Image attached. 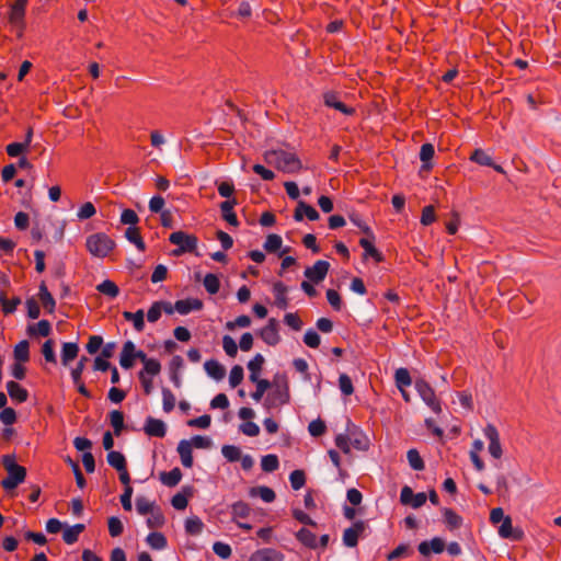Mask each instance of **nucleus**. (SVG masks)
Masks as SVG:
<instances>
[{"label":"nucleus","instance_id":"nucleus-1","mask_svg":"<svg viewBox=\"0 0 561 561\" xmlns=\"http://www.w3.org/2000/svg\"><path fill=\"white\" fill-rule=\"evenodd\" d=\"M264 161L284 173H297L302 169V163L296 153L283 148L265 151Z\"/></svg>","mask_w":561,"mask_h":561},{"label":"nucleus","instance_id":"nucleus-2","mask_svg":"<svg viewBox=\"0 0 561 561\" xmlns=\"http://www.w3.org/2000/svg\"><path fill=\"white\" fill-rule=\"evenodd\" d=\"M271 391L264 400V408L271 410L289 403L290 392L287 376L277 374L274 376L271 385Z\"/></svg>","mask_w":561,"mask_h":561},{"label":"nucleus","instance_id":"nucleus-3","mask_svg":"<svg viewBox=\"0 0 561 561\" xmlns=\"http://www.w3.org/2000/svg\"><path fill=\"white\" fill-rule=\"evenodd\" d=\"M88 252L94 257H105L115 248V241L104 232L90 234L85 240Z\"/></svg>","mask_w":561,"mask_h":561},{"label":"nucleus","instance_id":"nucleus-4","mask_svg":"<svg viewBox=\"0 0 561 561\" xmlns=\"http://www.w3.org/2000/svg\"><path fill=\"white\" fill-rule=\"evenodd\" d=\"M3 465L8 471V477L2 480L1 485L5 490H13L25 480L26 470L24 467L16 465L10 456L3 458Z\"/></svg>","mask_w":561,"mask_h":561},{"label":"nucleus","instance_id":"nucleus-5","mask_svg":"<svg viewBox=\"0 0 561 561\" xmlns=\"http://www.w3.org/2000/svg\"><path fill=\"white\" fill-rule=\"evenodd\" d=\"M169 241L178 247L172 251V254L175 256L194 252L197 248V238L184 231L172 232L169 237Z\"/></svg>","mask_w":561,"mask_h":561},{"label":"nucleus","instance_id":"nucleus-6","mask_svg":"<svg viewBox=\"0 0 561 561\" xmlns=\"http://www.w3.org/2000/svg\"><path fill=\"white\" fill-rule=\"evenodd\" d=\"M415 389L423 402L436 414L442 413V404L434 389L423 379H417L414 383Z\"/></svg>","mask_w":561,"mask_h":561},{"label":"nucleus","instance_id":"nucleus-7","mask_svg":"<svg viewBox=\"0 0 561 561\" xmlns=\"http://www.w3.org/2000/svg\"><path fill=\"white\" fill-rule=\"evenodd\" d=\"M278 321L275 318H270L267 323L257 331V335L268 346H276L280 342V334Z\"/></svg>","mask_w":561,"mask_h":561},{"label":"nucleus","instance_id":"nucleus-8","mask_svg":"<svg viewBox=\"0 0 561 561\" xmlns=\"http://www.w3.org/2000/svg\"><path fill=\"white\" fill-rule=\"evenodd\" d=\"M483 435L489 442L488 450L494 459L503 456V449L500 440V433L493 424H488L483 428Z\"/></svg>","mask_w":561,"mask_h":561},{"label":"nucleus","instance_id":"nucleus-9","mask_svg":"<svg viewBox=\"0 0 561 561\" xmlns=\"http://www.w3.org/2000/svg\"><path fill=\"white\" fill-rule=\"evenodd\" d=\"M330 264L327 261H317L312 266L305 270V276L308 280L320 283L323 280L329 272Z\"/></svg>","mask_w":561,"mask_h":561},{"label":"nucleus","instance_id":"nucleus-10","mask_svg":"<svg viewBox=\"0 0 561 561\" xmlns=\"http://www.w3.org/2000/svg\"><path fill=\"white\" fill-rule=\"evenodd\" d=\"M28 0H15L9 10V21L15 26L23 27Z\"/></svg>","mask_w":561,"mask_h":561},{"label":"nucleus","instance_id":"nucleus-11","mask_svg":"<svg viewBox=\"0 0 561 561\" xmlns=\"http://www.w3.org/2000/svg\"><path fill=\"white\" fill-rule=\"evenodd\" d=\"M323 102L327 106L332 107V108L341 112L344 115L350 116L354 113V108L344 104L340 100L337 93H335V92H332V91L325 92L323 94Z\"/></svg>","mask_w":561,"mask_h":561},{"label":"nucleus","instance_id":"nucleus-12","mask_svg":"<svg viewBox=\"0 0 561 561\" xmlns=\"http://www.w3.org/2000/svg\"><path fill=\"white\" fill-rule=\"evenodd\" d=\"M144 431L150 437H164L167 425L162 420L149 416L146 419Z\"/></svg>","mask_w":561,"mask_h":561},{"label":"nucleus","instance_id":"nucleus-13","mask_svg":"<svg viewBox=\"0 0 561 561\" xmlns=\"http://www.w3.org/2000/svg\"><path fill=\"white\" fill-rule=\"evenodd\" d=\"M364 530H365V523L356 522L355 524H353L352 527L344 530L343 543L346 547H351V548L355 547L358 542L359 536L364 533Z\"/></svg>","mask_w":561,"mask_h":561},{"label":"nucleus","instance_id":"nucleus-14","mask_svg":"<svg viewBox=\"0 0 561 561\" xmlns=\"http://www.w3.org/2000/svg\"><path fill=\"white\" fill-rule=\"evenodd\" d=\"M499 536L504 539L520 540L524 533L520 529H514L512 525V518L506 516L499 527Z\"/></svg>","mask_w":561,"mask_h":561},{"label":"nucleus","instance_id":"nucleus-15","mask_svg":"<svg viewBox=\"0 0 561 561\" xmlns=\"http://www.w3.org/2000/svg\"><path fill=\"white\" fill-rule=\"evenodd\" d=\"M203 308V301L197 298H186L175 301L174 309L180 314H188Z\"/></svg>","mask_w":561,"mask_h":561},{"label":"nucleus","instance_id":"nucleus-16","mask_svg":"<svg viewBox=\"0 0 561 561\" xmlns=\"http://www.w3.org/2000/svg\"><path fill=\"white\" fill-rule=\"evenodd\" d=\"M419 552L422 556H430L431 552L434 553H442L445 549V542L439 537H434L433 539L428 541H422L419 547Z\"/></svg>","mask_w":561,"mask_h":561},{"label":"nucleus","instance_id":"nucleus-17","mask_svg":"<svg viewBox=\"0 0 561 561\" xmlns=\"http://www.w3.org/2000/svg\"><path fill=\"white\" fill-rule=\"evenodd\" d=\"M250 561H284V556L271 548H264L251 554Z\"/></svg>","mask_w":561,"mask_h":561},{"label":"nucleus","instance_id":"nucleus-18","mask_svg":"<svg viewBox=\"0 0 561 561\" xmlns=\"http://www.w3.org/2000/svg\"><path fill=\"white\" fill-rule=\"evenodd\" d=\"M273 295L275 298V306L279 309H286L288 307L289 300L287 297L288 288L282 282H276L273 285Z\"/></svg>","mask_w":561,"mask_h":561},{"label":"nucleus","instance_id":"nucleus-19","mask_svg":"<svg viewBox=\"0 0 561 561\" xmlns=\"http://www.w3.org/2000/svg\"><path fill=\"white\" fill-rule=\"evenodd\" d=\"M305 217L313 221L319 219V213L312 206L300 201L296 207L294 218L296 221H301Z\"/></svg>","mask_w":561,"mask_h":561},{"label":"nucleus","instance_id":"nucleus-20","mask_svg":"<svg viewBox=\"0 0 561 561\" xmlns=\"http://www.w3.org/2000/svg\"><path fill=\"white\" fill-rule=\"evenodd\" d=\"M178 453L181 458V462L185 468H191L193 466V447L192 443L182 439L178 445Z\"/></svg>","mask_w":561,"mask_h":561},{"label":"nucleus","instance_id":"nucleus-21","mask_svg":"<svg viewBox=\"0 0 561 561\" xmlns=\"http://www.w3.org/2000/svg\"><path fill=\"white\" fill-rule=\"evenodd\" d=\"M238 204L236 198L227 199L220 204V210L224 219L231 226L237 227L239 225L238 218L233 213V207Z\"/></svg>","mask_w":561,"mask_h":561},{"label":"nucleus","instance_id":"nucleus-22","mask_svg":"<svg viewBox=\"0 0 561 561\" xmlns=\"http://www.w3.org/2000/svg\"><path fill=\"white\" fill-rule=\"evenodd\" d=\"M135 360V344L131 341H127L122 350L119 364L123 368L129 369L134 366Z\"/></svg>","mask_w":561,"mask_h":561},{"label":"nucleus","instance_id":"nucleus-23","mask_svg":"<svg viewBox=\"0 0 561 561\" xmlns=\"http://www.w3.org/2000/svg\"><path fill=\"white\" fill-rule=\"evenodd\" d=\"M204 369L210 378L217 381L221 380L226 375L225 366L215 359L206 360L204 363Z\"/></svg>","mask_w":561,"mask_h":561},{"label":"nucleus","instance_id":"nucleus-24","mask_svg":"<svg viewBox=\"0 0 561 561\" xmlns=\"http://www.w3.org/2000/svg\"><path fill=\"white\" fill-rule=\"evenodd\" d=\"M7 391L10 398L18 403H22L27 400V390L15 381L7 382Z\"/></svg>","mask_w":561,"mask_h":561},{"label":"nucleus","instance_id":"nucleus-25","mask_svg":"<svg viewBox=\"0 0 561 561\" xmlns=\"http://www.w3.org/2000/svg\"><path fill=\"white\" fill-rule=\"evenodd\" d=\"M282 245H283L282 238L278 234L272 233L266 237V240H265L263 247L267 252H271V253L280 250L279 256H283L285 253H287L289 251V248L288 247L282 248Z\"/></svg>","mask_w":561,"mask_h":561},{"label":"nucleus","instance_id":"nucleus-26","mask_svg":"<svg viewBox=\"0 0 561 561\" xmlns=\"http://www.w3.org/2000/svg\"><path fill=\"white\" fill-rule=\"evenodd\" d=\"M296 538L299 542H301L307 548H310V549L318 548L317 536L311 530H309L307 528H301L299 531H297Z\"/></svg>","mask_w":561,"mask_h":561},{"label":"nucleus","instance_id":"nucleus-27","mask_svg":"<svg viewBox=\"0 0 561 561\" xmlns=\"http://www.w3.org/2000/svg\"><path fill=\"white\" fill-rule=\"evenodd\" d=\"M50 332L51 325L47 320H41L27 327V334L31 336H48Z\"/></svg>","mask_w":561,"mask_h":561},{"label":"nucleus","instance_id":"nucleus-28","mask_svg":"<svg viewBox=\"0 0 561 561\" xmlns=\"http://www.w3.org/2000/svg\"><path fill=\"white\" fill-rule=\"evenodd\" d=\"M38 298L47 312L53 313L56 307V301L44 283L39 285Z\"/></svg>","mask_w":561,"mask_h":561},{"label":"nucleus","instance_id":"nucleus-29","mask_svg":"<svg viewBox=\"0 0 561 561\" xmlns=\"http://www.w3.org/2000/svg\"><path fill=\"white\" fill-rule=\"evenodd\" d=\"M123 317L125 320L130 321L137 332H142L145 329V313L139 309L136 312L124 311Z\"/></svg>","mask_w":561,"mask_h":561},{"label":"nucleus","instance_id":"nucleus-30","mask_svg":"<svg viewBox=\"0 0 561 561\" xmlns=\"http://www.w3.org/2000/svg\"><path fill=\"white\" fill-rule=\"evenodd\" d=\"M249 494L252 497H260L265 503H272L276 497L275 492L268 486L251 488Z\"/></svg>","mask_w":561,"mask_h":561},{"label":"nucleus","instance_id":"nucleus-31","mask_svg":"<svg viewBox=\"0 0 561 561\" xmlns=\"http://www.w3.org/2000/svg\"><path fill=\"white\" fill-rule=\"evenodd\" d=\"M373 240L374 239L371 238H362L359 240V244L364 249L365 257H373L376 262H380L382 260V256L380 252L375 248Z\"/></svg>","mask_w":561,"mask_h":561},{"label":"nucleus","instance_id":"nucleus-32","mask_svg":"<svg viewBox=\"0 0 561 561\" xmlns=\"http://www.w3.org/2000/svg\"><path fill=\"white\" fill-rule=\"evenodd\" d=\"M182 479V472L179 468L160 473V481L167 486H175Z\"/></svg>","mask_w":561,"mask_h":561},{"label":"nucleus","instance_id":"nucleus-33","mask_svg":"<svg viewBox=\"0 0 561 561\" xmlns=\"http://www.w3.org/2000/svg\"><path fill=\"white\" fill-rule=\"evenodd\" d=\"M79 347L77 343H64L61 350V362L65 366L69 364L70 360L75 359L78 355Z\"/></svg>","mask_w":561,"mask_h":561},{"label":"nucleus","instance_id":"nucleus-34","mask_svg":"<svg viewBox=\"0 0 561 561\" xmlns=\"http://www.w3.org/2000/svg\"><path fill=\"white\" fill-rule=\"evenodd\" d=\"M13 355L16 362L26 363L30 359V344L23 340L14 346Z\"/></svg>","mask_w":561,"mask_h":561},{"label":"nucleus","instance_id":"nucleus-35","mask_svg":"<svg viewBox=\"0 0 561 561\" xmlns=\"http://www.w3.org/2000/svg\"><path fill=\"white\" fill-rule=\"evenodd\" d=\"M250 506L242 501H238L231 505L232 520L237 522L239 518H247L250 515Z\"/></svg>","mask_w":561,"mask_h":561},{"label":"nucleus","instance_id":"nucleus-36","mask_svg":"<svg viewBox=\"0 0 561 561\" xmlns=\"http://www.w3.org/2000/svg\"><path fill=\"white\" fill-rule=\"evenodd\" d=\"M83 529H84V525H82V524H77V525L67 527L62 534L64 541L68 545L75 543L78 540L79 535L83 531Z\"/></svg>","mask_w":561,"mask_h":561},{"label":"nucleus","instance_id":"nucleus-37","mask_svg":"<svg viewBox=\"0 0 561 561\" xmlns=\"http://www.w3.org/2000/svg\"><path fill=\"white\" fill-rule=\"evenodd\" d=\"M443 516L449 529H457L462 525V517L450 508H444Z\"/></svg>","mask_w":561,"mask_h":561},{"label":"nucleus","instance_id":"nucleus-38","mask_svg":"<svg viewBox=\"0 0 561 561\" xmlns=\"http://www.w3.org/2000/svg\"><path fill=\"white\" fill-rule=\"evenodd\" d=\"M125 237L129 242L134 243L139 251H145L146 245L138 228L128 227L125 231Z\"/></svg>","mask_w":561,"mask_h":561},{"label":"nucleus","instance_id":"nucleus-39","mask_svg":"<svg viewBox=\"0 0 561 561\" xmlns=\"http://www.w3.org/2000/svg\"><path fill=\"white\" fill-rule=\"evenodd\" d=\"M28 149L30 147L27 146V142L23 141L11 142L5 147V151L11 158L24 156Z\"/></svg>","mask_w":561,"mask_h":561},{"label":"nucleus","instance_id":"nucleus-40","mask_svg":"<svg viewBox=\"0 0 561 561\" xmlns=\"http://www.w3.org/2000/svg\"><path fill=\"white\" fill-rule=\"evenodd\" d=\"M161 371V364L156 358L146 359V363L144 364L142 370L139 373V375L146 376V377H154L159 375Z\"/></svg>","mask_w":561,"mask_h":561},{"label":"nucleus","instance_id":"nucleus-41","mask_svg":"<svg viewBox=\"0 0 561 561\" xmlns=\"http://www.w3.org/2000/svg\"><path fill=\"white\" fill-rule=\"evenodd\" d=\"M96 289L101 294H103V295H105V296H107V297H110L112 299L116 298L118 296V294H119V289H118L117 285L114 282L110 280V279H105L104 282L99 284L96 286Z\"/></svg>","mask_w":561,"mask_h":561},{"label":"nucleus","instance_id":"nucleus-42","mask_svg":"<svg viewBox=\"0 0 561 561\" xmlns=\"http://www.w3.org/2000/svg\"><path fill=\"white\" fill-rule=\"evenodd\" d=\"M146 541L154 550H162L167 547V538L161 533H150Z\"/></svg>","mask_w":561,"mask_h":561},{"label":"nucleus","instance_id":"nucleus-43","mask_svg":"<svg viewBox=\"0 0 561 561\" xmlns=\"http://www.w3.org/2000/svg\"><path fill=\"white\" fill-rule=\"evenodd\" d=\"M107 462L117 471H123L126 468V459L119 451L111 450L107 454Z\"/></svg>","mask_w":561,"mask_h":561},{"label":"nucleus","instance_id":"nucleus-44","mask_svg":"<svg viewBox=\"0 0 561 561\" xmlns=\"http://www.w3.org/2000/svg\"><path fill=\"white\" fill-rule=\"evenodd\" d=\"M351 443L352 447L358 449V450H367L369 447V440L368 438L360 432L354 431L351 432Z\"/></svg>","mask_w":561,"mask_h":561},{"label":"nucleus","instance_id":"nucleus-45","mask_svg":"<svg viewBox=\"0 0 561 561\" xmlns=\"http://www.w3.org/2000/svg\"><path fill=\"white\" fill-rule=\"evenodd\" d=\"M203 285L208 294L215 295L219 291L220 280L217 275L209 273L205 275Z\"/></svg>","mask_w":561,"mask_h":561},{"label":"nucleus","instance_id":"nucleus-46","mask_svg":"<svg viewBox=\"0 0 561 561\" xmlns=\"http://www.w3.org/2000/svg\"><path fill=\"white\" fill-rule=\"evenodd\" d=\"M396 385L399 390L411 386L412 379L407 368H398L394 374Z\"/></svg>","mask_w":561,"mask_h":561},{"label":"nucleus","instance_id":"nucleus-47","mask_svg":"<svg viewBox=\"0 0 561 561\" xmlns=\"http://www.w3.org/2000/svg\"><path fill=\"white\" fill-rule=\"evenodd\" d=\"M204 524L197 516L188 517L185 520V530L190 535H198L202 533Z\"/></svg>","mask_w":561,"mask_h":561},{"label":"nucleus","instance_id":"nucleus-48","mask_svg":"<svg viewBox=\"0 0 561 561\" xmlns=\"http://www.w3.org/2000/svg\"><path fill=\"white\" fill-rule=\"evenodd\" d=\"M96 214L95 206L91 202H85L77 210L78 220H87Z\"/></svg>","mask_w":561,"mask_h":561},{"label":"nucleus","instance_id":"nucleus-49","mask_svg":"<svg viewBox=\"0 0 561 561\" xmlns=\"http://www.w3.org/2000/svg\"><path fill=\"white\" fill-rule=\"evenodd\" d=\"M279 466V461L276 455L270 454L265 455L261 459L262 470L265 472H273L277 470Z\"/></svg>","mask_w":561,"mask_h":561},{"label":"nucleus","instance_id":"nucleus-50","mask_svg":"<svg viewBox=\"0 0 561 561\" xmlns=\"http://www.w3.org/2000/svg\"><path fill=\"white\" fill-rule=\"evenodd\" d=\"M407 458H408L409 465L412 469L417 470V471L424 469L423 459L416 449H410L407 454Z\"/></svg>","mask_w":561,"mask_h":561},{"label":"nucleus","instance_id":"nucleus-51","mask_svg":"<svg viewBox=\"0 0 561 561\" xmlns=\"http://www.w3.org/2000/svg\"><path fill=\"white\" fill-rule=\"evenodd\" d=\"M154 503L144 496L136 499V511L139 515H147L153 512Z\"/></svg>","mask_w":561,"mask_h":561},{"label":"nucleus","instance_id":"nucleus-52","mask_svg":"<svg viewBox=\"0 0 561 561\" xmlns=\"http://www.w3.org/2000/svg\"><path fill=\"white\" fill-rule=\"evenodd\" d=\"M175 407V396L170 389H162V408L165 413H170Z\"/></svg>","mask_w":561,"mask_h":561},{"label":"nucleus","instance_id":"nucleus-53","mask_svg":"<svg viewBox=\"0 0 561 561\" xmlns=\"http://www.w3.org/2000/svg\"><path fill=\"white\" fill-rule=\"evenodd\" d=\"M222 348L229 357H236L238 354V344L230 335H224Z\"/></svg>","mask_w":561,"mask_h":561},{"label":"nucleus","instance_id":"nucleus-54","mask_svg":"<svg viewBox=\"0 0 561 561\" xmlns=\"http://www.w3.org/2000/svg\"><path fill=\"white\" fill-rule=\"evenodd\" d=\"M284 322L294 331H300L302 328V320L296 312H288L284 316Z\"/></svg>","mask_w":561,"mask_h":561},{"label":"nucleus","instance_id":"nucleus-55","mask_svg":"<svg viewBox=\"0 0 561 561\" xmlns=\"http://www.w3.org/2000/svg\"><path fill=\"white\" fill-rule=\"evenodd\" d=\"M289 481L294 490H300L306 483V476L302 470H294L289 476Z\"/></svg>","mask_w":561,"mask_h":561},{"label":"nucleus","instance_id":"nucleus-56","mask_svg":"<svg viewBox=\"0 0 561 561\" xmlns=\"http://www.w3.org/2000/svg\"><path fill=\"white\" fill-rule=\"evenodd\" d=\"M243 368L236 365L231 368L229 374V385L231 388H236L243 380Z\"/></svg>","mask_w":561,"mask_h":561},{"label":"nucleus","instance_id":"nucleus-57","mask_svg":"<svg viewBox=\"0 0 561 561\" xmlns=\"http://www.w3.org/2000/svg\"><path fill=\"white\" fill-rule=\"evenodd\" d=\"M111 425L114 428L116 435H119L124 426V415L121 411H112L110 413Z\"/></svg>","mask_w":561,"mask_h":561},{"label":"nucleus","instance_id":"nucleus-58","mask_svg":"<svg viewBox=\"0 0 561 561\" xmlns=\"http://www.w3.org/2000/svg\"><path fill=\"white\" fill-rule=\"evenodd\" d=\"M251 325V318L249 316L242 314L237 317L233 321H228L226 323V328L230 331L236 328H249Z\"/></svg>","mask_w":561,"mask_h":561},{"label":"nucleus","instance_id":"nucleus-59","mask_svg":"<svg viewBox=\"0 0 561 561\" xmlns=\"http://www.w3.org/2000/svg\"><path fill=\"white\" fill-rule=\"evenodd\" d=\"M327 426L320 419L313 420L308 425L309 434L313 437H319L325 433Z\"/></svg>","mask_w":561,"mask_h":561},{"label":"nucleus","instance_id":"nucleus-60","mask_svg":"<svg viewBox=\"0 0 561 561\" xmlns=\"http://www.w3.org/2000/svg\"><path fill=\"white\" fill-rule=\"evenodd\" d=\"M108 533L112 537L119 536L124 530V525L118 517L112 516L107 522Z\"/></svg>","mask_w":561,"mask_h":561},{"label":"nucleus","instance_id":"nucleus-61","mask_svg":"<svg viewBox=\"0 0 561 561\" xmlns=\"http://www.w3.org/2000/svg\"><path fill=\"white\" fill-rule=\"evenodd\" d=\"M221 454L229 461H237L241 457L240 449L233 445H225L221 448Z\"/></svg>","mask_w":561,"mask_h":561},{"label":"nucleus","instance_id":"nucleus-62","mask_svg":"<svg viewBox=\"0 0 561 561\" xmlns=\"http://www.w3.org/2000/svg\"><path fill=\"white\" fill-rule=\"evenodd\" d=\"M339 387L344 396H351L354 392V387L351 378L346 374H341L339 377Z\"/></svg>","mask_w":561,"mask_h":561},{"label":"nucleus","instance_id":"nucleus-63","mask_svg":"<svg viewBox=\"0 0 561 561\" xmlns=\"http://www.w3.org/2000/svg\"><path fill=\"white\" fill-rule=\"evenodd\" d=\"M470 159L480 165H493L492 158L481 149L474 150Z\"/></svg>","mask_w":561,"mask_h":561},{"label":"nucleus","instance_id":"nucleus-64","mask_svg":"<svg viewBox=\"0 0 561 561\" xmlns=\"http://www.w3.org/2000/svg\"><path fill=\"white\" fill-rule=\"evenodd\" d=\"M239 430L242 434L249 437H255L260 434V427L256 423L252 421H247L239 426Z\"/></svg>","mask_w":561,"mask_h":561}]
</instances>
